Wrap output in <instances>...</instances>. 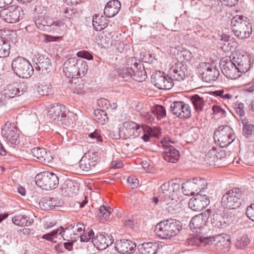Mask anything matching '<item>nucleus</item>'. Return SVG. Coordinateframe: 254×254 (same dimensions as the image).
<instances>
[{"label":"nucleus","instance_id":"obj_15","mask_svg":"<svg viewBox=\"0 0 254 254\" xmlns=\"http://www.w3.org/2000/svg\"><path fill=\"white\" fill-rule=\"evenodd\" d=\"M210 200L207 195L197 193L191 198L188 203L189 207L194 211H200L209 204Z\"/></svg>","mask_w":254,"mask_h":254},{"label":"nucleus","instance_id":"obj_62","mask_svg":"<svg viewBox=\"0 0 254 254\" xmlns=\"http://www.w3.org/2000/svg\"><path fill=\"white\" fill-rule=\"evenodd\" d=\"M224 4L232 6L235 5L238 0H220Z\"/></svg>","mask_w":254,"mask_h":254},{"label":"nucleus","instance_id":"obj_53","mask_svg":"<svg viewBox=\"0 0 254 254\" xmlns=\"http://www.w3.org/2000/svg\"><path fill=\"white\" fill-rule=\"evenodd\" d=\"M214 93L216 95L220 96L224 99H231L233 97L232 94L228 93L227 91L224 90L215 91Z\"/></svg>","mask_w":254,"mask_h":254},{"label":"nucleus","instance_id":"obj_13","mask_svg":"<svg viewBox=\"0 0 254 254\" xmlns=\"http://www.w3.org/2000/svg\"><path fill=\"white\" fill-rule=\"evenodd\" d=\"M220 66L222 72L228 78L236 79L241 75L233 60L231 61L228 58L223 59L221 61Z\"/></svg>","mask_w":254,"mask_h":254},{"label":"nucleus","instance_id":"obj_7","mask_svg":"<svg viewBox=\"0 0 254 254\" xmlns=\"http://www.w3.org/2000/svg\"><path fill=\"white\" fill-rule=\"evenodd\" d=\"M214 138L222 147L230 144L235 139V135L233 129L229 126H220L215 131Z\"/></svg>","mask_w":254,"mask_h":254},{"label":"nucleus","instance_id":"obj_52","mask_svg":"<svg viewBox=\"0 0 254 254\" xmlns=\"http://www.w3.org/2000/svg\"><path fill=\"white\" fill-rule=\"evenodd\" d=\"M244 135L248 137L254 134V126L251 124H246L243 127Z\"/></svg>","mask_w":254,"mask_h":254},{"label":"nucleus","instance_id":"obj_63","mask_svg":"<svg viewBox=\"0 0 254 254\" xmlns=\"http://www.w3.org/2000/svg\"><path fill=\"white\" fill-rule=\"evenodd\" d=\"M123 163L120 161H114L111 163V167L115 169H119L122 167Z\"/></svg>","mask_w":254,"mask_h":254},{"label":"nucleus","instance_id":"obj_61","mask_svg":"<svg viewBox=\"0 0 254 254\" xmlns=\"http://www.w3.org/2000/svg\"><path fill=\"white\" fill-rule=\"evenodd\" d=\"M13 223L17 226H23L25 223V220L21 216H15L12 218Z\"/></svg>","mask_w":254,"mask_h":254},{"label":"nucleus","instance_id":"obj_17","mask_svg":"<svg viewBox=\"0 0 254 254\" xmlns=\"http://www.w3.org/2000/svg\"><path fill=\"white\" fill-rule=\"evenodd\" d=\"M171 108L173 114L181 119H187L191 116L190 106L184 102H174Z\"/></svg>","mask_w":254,"mask_h":254},{"label":"nucleus","instance_id":"obj_39","mask_svg":"<svg viewBox=\"0 0 254 254\" xmlns=\"http://www.w3.org/2000/svg\"><path fill=\"white\" fill-rule=\"evenodd\" d=\"M77 77L83 76L86 73L88 70V65L85 61L79 59L77 60Z\"/></svg>","mask_w":254,"mask_h":254},{"label":"nucleus","instance_id":"obj_22","mask_svg":"<svg viewBox=\"0 0 254 254\" xmlns=\"http://www.w3.org/2000/svg\"><path fill=\"white\" fill-rule=\"evenodd\" d=\"M136 245L128 240H120L115 244V250L121 254H132L135 250Z\"/></svg>","mask_w":254,"mask_h":254},{"label":"nucleus","instance_id":"obj_26","mask_svg":"<svg viewBox=\"0 0 254 254\" xmlns=\"http://www.w3.org/2000/svg\"><path fill=\"white\" fill-rule=\"evenodd\" d=\"M64 72L68 78L77 77V60L75 58L69 59L64 64Z\"/></svg>","mask_w":254,"mask_h":254},{"label":"nucleus","instance_id":"obj_16","mask_svg":"<svg viewBox=\"0 0 254 254\" xmlns=\"http://www.w3.org/2000/svg\"><path fill=\"white\" fill-rule=\"evenodd\" d=\"M154 85L160 89L168 90L173 86V79L170 75H164L161 72H156L151 78Z\"/></svg>","mask_w":254,"mask_h":254},{"label":"nucleus","instance_id":"obj_42","mask_svg":"<svg viewBox=\"0 0 254 254\" xmlns=\"http://www.w3.org/2000/svg\"><path fill=\"white\" fill-rule=\"evenodd\" d=\"M10 53V45L4 40L0 38V58H5Z\"/></svg>","mask_w":254,"mask_h":254},{"label":"nucleus","instance_id":"obj_12","mask_svg":"<svg viewBox=\"0 0 254 254\" xmlns=\"http://www.w3.org/2000/svg\"><path fill=\"white\" fill-rule=\"evenodd\" d=\"M233 60L240 73H246L250 70L252 62L250 55L247 54H242L237 52L233 53Z\"/></svg>","mask_w":254,"mask_h":254},{"label":"nucleus","instance_id":"obj_2","mask_svg":"<svg viewBox=\"0 0 254 254\" xmlns=\"http://www.w3.org/2000/svg\"><path fill=\"white\" fill-rule=\"evenodd\" d=\"M182 228V224L179 221L167 220L158 223L155 226V232L162 239H171L178 235Z\"/></svg>","mask_w":254,"mask_h":254},{"label":"nucleus","instance_id":"obj_35","mask_svg":"<svg viewBox=\"0 0 254 254\" xmlns=\"http://www.w3.org/2000/svg\"><path fill=\"white\" fill-rule=\"evenodd\" d=\"M93 120L98 124L104 125L108 120L106 112L101 109H96L94 112Z\"/></svg>","mask_w":254,"mask_h":254},{"label":"nucleus","instance_id":"obj_41","mask_svg":"<svg viewBox=\"0 0 254 254\" xmlns=\"http://www.w3.org/2000/svg\"><path fill=\"white\" fill-rule=\"evenodd\" d=\"M110 208L109 206H101L99 209V212L97 214L98 219L103 221L108 220L111 214Z\"/></svg>","mask_w":254,"mask_h":254},{"label":"nucleus","instance_id":"obj_48","mask_svg":"<svg viewBox=\"0 0 254 254\" xmlns=\"http://www.w3.org/2000/svg\"><path fill=\"white\" fill-rule=\"evenodd\" d=\"M88 137L90 139L91 143H95L103 141L100 131L98 130H95L93 132L89 133Z\"/></svg>","mask_w":254,"mask_h":254},{"label":"nucleus","instance_id":"obj_10","mask_svg":"<svg viewBox=\"0 0 254 254\" xmlns=\"http://www.w3.org/2000/svg\"><path fill=\"white\" fill-rule=\"evenodd\" d=\"M242 192L239 189L229 190L222 198V205L229 209H234L241 204Z\"/></svg>","mask_w":254,"mask_h":254},{"label":"nucleus","instance_id":"obj_32","mask_svg":"<svg viewBox=\"0 0 254 254\" xmlns=\"http://www.w3.org/2000/svg\"><path fill=\"white\" fill-rule=\"evenodd\" d=\"M37 62L38 67L42 72H49L51 69V61L48 57L41 55L38 57Z\"/></svg>","mask_w":254,"mask_h":254},{"label":"nucleus","instance_id":"obj_45","mask_svg":"<svg viewBox=\"0 0 254 254\" xmlns=\"http://www.w3.org/2000/svg\"><path fill=\"white\" fill-rule=\"evenodd\" d=\"M60 231H61V238L62 237L64 240L68 241H75V236H73L74 235L72 234L69 226L64 230L61 228Z\"/></svg>","mask_w":254,"mask_h":254},{"label":"nucleus","instance_id":"obj_25","mask_svg":"<svg viewBox=\"0 0 254 254\" xmlns=\"http://www.w3.org/2000/svg\"><path fill=\"white\" fill-rule=\"evenodd\" d=\"M19 93V89L17 83H12L7 85L0 93V101H4L6 98H11L16 96Z\"/></svg>","mask_w":254,"mask_h":254},{"label":"nucleus","instance_id":"obj_49","mask_svg":"<svg viewBox=\"0 0 254 254\" xmlns=\"http://www.w3.org/2000/svg\"><path fill=\"white\" fill-rule=\"evenodd\" d=\"M94 232L92 230L89 229L86 231L84 230L82 231V233L80 234L79 238L81 242H88L90 240L93 239L94 236Z\"/></svg>","mask_w":254,"mask_h":254},{"label":"nucleus","instance_id":"obj_3","mask_svg":"<svg viewBox=\"0 0 254 254\" xmlns=\"http://www.w3.org/2000/svg\"><path fill=\"white\" fill-rule=\"evenodd\" d=\"M231 25L235 36L239 39H246L252 34V27L246 17L239 15L234 17L231 20Z\"/></svg>","mask_w":254,"mask_h":254},{"label":"nucleus","instance_id":"obj_14","mask_svg":"<svg viewBox=\"0 0 254 254\" xmlns=\"http://www.w3.org/2000/svg\"><path fill=\"white\" fill-rule=\"evenodd\" d=\"M198 69L203 80L207 82L215 81L219 75V71L209 63L199 64Z\"/></svg>","mask_w":254,"mask_h":254},{"label":"nucleus","instance_id":"obj_19","mask_svg":"<svg viewBox=\"0 0 254 254\" xmlns=\"http://www.w3.org/2000/svg\"><path fill=\"white\" fill-rule=\"evenodd\" d=\"M137 72V63L133 58L127 59L118 69L120 76L125 78L134 76Z\"/></svg>","mask_w":254,"mask_h":254},{"label":"nucleus","instance_id":"obj_58","mask_svg":"<svg viewBox=\"0 0 254 254\" xmlns=\"http://www.w3.org/2000/svg\"><path fill=\"white\" fill-rule=\"evenodd\" d=\"M77 12L76 10L68 7L64 10V16L65 18L70 19Z\"/></svg>","mask_w":254,"mask_h":254},{"label":"nucleus","instance_id":"obj_31","mask_svg":"<svg viewBox=\"0 0 254 254\" xmlns=\"http://www.w3.org/2000/svg\"><path fill=\"white\" fill-rule=\"evenodd\" d=\"M60 205V202L54 198L45 197L41 199L39 202L40 207L43 210H49Z\"/></svg>","mask_w":254,"mask_h":254},{"label":"nucleus","instance_id":"obj_40","mask_svg":"<svg viewBox=\"0 0 254 254\" xmlns=\"http://www.w3.org/2000/svg\"><path fill=\"white\" fill-rule=\"evenodd\" d=\"M61 231H60V229H55L50 233L44 235L42 238L49 241L56 243L57 239H61Z\"/></svg>","mask_w":254,"mask_h":254},{"label":"nucleus","instance_id":"obj_38","mask_svg":"<svg viewBox=\"0 0 254 254\" xmlns=\"http://www.w3.org/2000/svg\"><path fill=\"white\" fill-rule=\"evenodd\" d=\"M250 243V240L247 235H243L237 237L235 242V246L238 249L245 248Z\"/></svg>","mask_w":254,"mask_h":254},{"label":"nucleus","instance_id":"obj_29","mask_svg":"<svg viewBox=\"0 0 254 254\" xmlns=\"http://www.w3.org/2000/svg\"><path fill=\"white\" fill-rule=\"evenodd\" d=\"M143 134L141 137L145 142L149 141L152 136L159 138L161 135V131L159 128H152L148 126L144 125L143 127Z\"/></svg>","mask_w":254,"mask_h":254},{"label":"nucleus","instance_id":"obj_4","mask_svg":"<svg viewBox=\"0 0 254 254\" xmlns=\"http://www.w3.org/2000/svg\"><path fill=\"white\" fill-rule=\"evenodd\" d=\"M143 127L134 122H125L120 126L119 135L124 139L135 138L141 132L143 134Z\"/></svg>","mask_w":254,"mask_h":254},{"label":"nucleus","instance_id":"obj_50","mask_svg":"<svg viewBox=\"0 0 254 254\" xmlns=\"http://www.w3.org/2000/svg\"><path fill=\"white\" fill-rule=\"evenodd\" d=\"M72 92L78 95H83L85 93L84 84L80 82L77 85H75L71 89Z\"/></svg>","mask_w":254,"mask_h":254},{"label":"nucleus","instance_id":"obj_6","mask_svg":"<svg viewBox=\"0 0 254 254\" xmlns=\"http://www.w3.org/2000/svg\"><path fill=\"white\" fill-rule=\"evenodd\" d=\"M36 185L45 190L56 189L59 185L57 175L52 172H45L37 174L35 177Z\"/></svg>","mask_w":254,"mask_h":254},{"label":"nucleus","instance_id":"obj_36","mask_svg":"<svg viewBox=\"0 0 254 254\" xmlns=\"http://www.w3.org/2000/svg\"><path fill=\"white\" fill-rule=\"evenodd\" d=\"M212 238L213 240L211 244H213L214 243L217 250H221L228 247L230 244L229 239L228 238L219 236L215 238Z\"/></svg>","mask_w":254,"mask_h":254},{"label":"nucleus","instance_id":"obj_37","mask_svg":"<svg viewBox=\"0 0 254 254\" xmlns=\"http://www.w3.org/2000/svg\"><path fill=\"white\" fill-rule=\"evenodd\" d=\"M191 101L197 112L199 113L203 110L205 101L202 97L198 95H194L191 97Z\"/></svg>","mask_w":254,"mask_h":254},{"label":"nucleus","instance_id":"obj_43","mask_svg":"<svg viewBox=\"0 0 254 254\" xmlns=\"http://www.w3.org/2000/svg\"><path fill=\"white\" fill-rule=\"evenodd\" d=\"M71 233L75 236V241L79 238L80 234L82 233V231L84 230V226L83 224L78 223L74 226H69Z\"/></svg>","mask_w":254,"mask_h":254},{"label":"nucleus","instance_id":"obj_33","mask_svg":"<svg viewBox=\"0 0 254 254\" xmlns=\"http://www.w3.org/2000/svg\"><path fill=\"white\" fill-rule=\"evenodd\" d=\"M159 244L156 242L143 243L141 247L142 254H156L159 249Z\"/></svg>","mask_w":254,"mask_h":254},{"label":"nucleus","instance_id":"obj_54","mask_svg":"<svg viewBox=\"0 0 254 254\" xmlns=\"http://www.w3.org/2000/svg\"><path fill=\"white\" fill-rule=\"evenodd\" d=\"M53 156L50 151H48L45 149L44 154L41 157L40 162L46 164L50 163L53 160Z\"/></svg>","mask_w":254,"mask_h":254},{"label":"nucleus","instance_id":"obj_57","mask_svg":"<svg viewBox=\"0 0 254 254\" xmlns=\"http://www.w3.org/2000/svg\"><path fill=\"white\" fill-rule=\"evenodd\" d=\"M35 22L37 28L40 30H43L44 27L47 25L42 17H36Z\"/></svg>","mask_w":254,"mask_h":254},{"label":"nucleus","instance_id":"obj_27","mask_svg":"<svg viewBox=\"0 0 254 254\" xmlns=\"http://www.w3.org/2000/svg\"><path fill=\"white\" fill-rule=\"evenodd\" d=\"M121 8V3L118 0H112L106 5L104 13L108 17H113L117 14Z\"/></svg>","mask_w":254,"mask_h":254},{"label":"nucleus","instance_id":"obj_64","mask_svg":"<svg viewBox=\"0 0 254 254\" xmlns=\"http://www.w3.org/2000/svg\"><path fill=\"white\" fill-rule=\"evenodd\" d=\"M236 111L240 116H244L245 115V111L243 109V105L239 104L236 108Z\"/></svg>","mask_w":254,"mask_h":254},{"label":"nucleus","instance_id":"obj_60","mask_svg":"<svg viewBox=\"0 0 254 254\" xmlns=\"http://www.w3.org/2000/svg\"><path fill=\"white\" fill-rule=\"evenodd\" d=\"M76 55L78 57L84 58L88 60L93 59L92 55L86 51H79L77 53Z\"/></svg>","mask_w":254,"mask_h":254},{"label":"nucleus","instance_id":"obj_1","mask_svg":"<svg viewBox=\"0 0 254 254\" xmlns=\"http://www.w3.org/2000/svg\"><path fill=\"white\" fill-rule=\"evenodd\" d=\"M180 187L179 181L174 179L165 182L159 189L160 204L170 213H173L182 206Z\"/></svg>","mask_w":254,"mask_h":254},{"label":"nucleus","instance_id":"obj_28","mask_svg":"<svg viewBox=\"0 0 254 254\" xmlns=\"http://www.w3.org/2000/svg\"><path fill=\"white\" fill-rule=\"evenodd\" d=\"M107 16L103 15L95 14L93 17L92 25L96 31H101L105 28L108 24Z\"/></svg>","mask_w":254,"mask_h":254},{"label":"nucleus","instance_id":"obj_18","mask_svg":"<svg viewBox=\"0 0 254 254\" xmlns=\"http://www.w3.org/2000/svg\"><path fill=\"white\" fill-rule=\"evenodd\" d=\"M98 161V153L89 150L80 160L79 167L83 171H88L95 166Z\"/></svg>","mask_w":254,"mask_h":254},{"label":"nucleus","instance_id":"obj_24","mask_svg":"<svg viewBox=\"0 0 254 254\" xmlns=\"http://www.w3.org/2000/svg\"><path fill=\"white\" fill-rule=\"evenodd\" d=\"M64 109L65 107L62 105L59 104L52 105L48 112L47 117L51 121H59L65 116Z\"/></svg>","mask_w":254,"mask_h":254},{"label":"nucleus","instance_id":"obj_56","mask_svg":"<svg viewBox=\"0 0 254 254\" xmlns=\"http://www.w3.org/2000/svg\"><path fill=\"white\" fill-rule=\"evenodd\" d=\"M127 181L131 189L136 188L138 186L139 181L134 176L128 177Z\"/></svg>","mask_w":254,"mask_h":254},{"label":"nucleus","instance_id":"obj_51","mask_svg":"<svg viewBox=\"0 0 254 254\" xmlns=\"http://www.w3.org/2000/svg\"><path fill=\"white\" fill-rule=\"evenodd\" d=\"M44 148L36 147L31 150V154L32 156L37 159L40 162L41 157L45 152Z\"/></svg>","mask_w":254,"mask_h":254},{"label":"nucleus","instance_id":"obj_46","mask_svg":"<svg viewBox=\"0 0 254 254\" xmlns=\"http://www.w3.org/2000/svg\"><path fill=\"white\" fill-rule=\"evenodd\" d=\"M37 91L41 95H48L51 92V85L45 83H38Z\"/></svg>","mask_w":254,"mask_h":254},{"label":"nucleus","instance_id":"obj_8","mask_svg":"<svg viewBox=\"0 0 254 254\" xmlns=\"http://www.w3.org/2000/svg\"><path fill=\"white\" fill-rule=\"evenodd\" d=\"M24 12L20 6L12 5L0 10V17L5 22L14 23L23 18Z\"/></svg>","mask_w":254,"mask_h":254},{"label":"nucleus","instance_id":"obj_5","mask_svg":"<svg viewBox=\"0 0 254 254\" xmlns=\"http://www.w3.org/2000/svg\"><path fill=\"white\" fill-rule=\"evenodd\" d=\"M11 67L18 76L23 78L30 77L34 71L30 62L21 57H18L13 60Z\"/></svg>","mask_w":254,"mask_h":254},{"label":"nucleus","instance_id":"obj_23","mask_svg":"<svg viewBox=\"0 0 254 254\" xmlns=\"http://www.w3.org/2000/svg\"><path fill=\"white\" fill-rule=\"evenodd\" d=\"M94 246L98 250H102L105 249L109 245L114 242L113 237L107 234H99L93 239Z\"/></svg>","mask_w":254,"mask_h":254},{"label":"nucleus","instance_id":"obj_59","mask_svg":"<svg viewBox=\"0 0 254 254\" xmlns=\"http://www.w3.org/2000/svg\"><path fill=\"white\" fill-rule=\"evenodd\" d=\"M246 214L250 219L254 221V204H251L247 208Z\"/></svg>","mask_w":254,"mask_h":254},{"label":"nucleus","instance_id":"obj_11","mask_svg":"<svg viewBox=\"0 0 254 254\" xmlns=\"http://www.w3.org/2000/svg\"><path fill=\"white\" fill-rule=\"evenodd\" d=\"M19 132L15 124L9 122H7L2 128V135L12 144L19 143Z\"/></svg>","mask_w":254,"mask_h":254},{"label":"nucleus","instance_id":"obj_30","mask_svg":"<svg viewBox=\"0 0 254 254\" xmlns=\"http://www.w3.org/2000/svg\"><path fill=\"white\" fill-rule=\"evenodd\" d=\"M206 219V216L203 214H199L194 216L190 223V229L193 230L201 229L205 226Z\"/></svg>","mask_w":254,"mask_h":254},{"label":"nucleus","instance_id":"obj_20","mask_svg":"<svg viewBox=\"0 0 254 254\" xmlns=\"http://www.w3.org/2000/svg\"><path fill=\"white\" fill-rule=\"evenodd\" d=\"M174 143L168 137H164L162 140V143L164 147H168L164 152L163 157L164 159L169 162L176 163L180 158V153L178 150L173 146H169L168 143Z\"/></svg>","mask_w":254,"mask_h":254},{"label":"nucleus","instance_id":"obj_21","mask_svg":"<svg viewBox=\"0 0 254 254\" xmlns=\"http://www.w3.org/2000/svg\"><path fill=\"white\" fill-rule=\"evenodd\" d=\"M169 74L173 79L181 81L185 78L187 73V66L182 62H177L170 68Z\"/></svg>","mask_w":254,"mask_h":254},{"label":"nucleus","instance_id":"obj_44","mask_svg":"<svg viewBox=\"0 0 254 254\" xmlns=\"http://www.w3.org/2000/svg\"><path fill=\"white\" fill-rule=\"evenodd\" d=\"M152 114L157 118L158 120H161L165 117L166 112L165 108L160 105H156L152 110Z\"/></svg>","mask_w":254,"mask_h":254},{"label":"nucleus","instance_id":"obj_9","mask_svg":"<svg viewBox=\"0 0 254 254\" xmlns=\"http://www.w3.org/2000/svg\"><path fill=\"white\" fill-rule=\"evenodd\" d=\"M206 181L201 178H195L183 184L182 189L184 194L190 195L199 193L207 188Z\"/></svg>","mask_w":254,"mask_h":254},{"label":"nucleus","instance_id":"obj_55","mask_svg":"<svg viewBox=\"0 0 254 254\" xmlns=\"http://www.w3.org/2000/svg\"><path fill=\"white\" fill-rule=\"evenodd\" d=\"M213 113L220 117H224L226 116L225 111L217 105H214L212 107Z\"/></svg>","mask_w":254,"mask_h":254},{"label":"nucleus","instance_id":"obj_34","mask_svg":"<svg viewBox=\"0 0 254 254\" xmlns=\"http://www.w3.org/2000/svg\"><path fill=\"white\" fill-rule=\"evenodd\" d=\"M212 240L213 239L211 238V237L205 238L195 236L190 238L189 241V244L192 245L201 246L202 245L206 246L207 245H211L212 243Z\"/></svg>","mask_w":254,"mask_h":254},{"label":"nucleus","instance_id":"obj_47","mask_svg":"<svg viewBox=\"0 0 254 254\" xmlns=\"http://www.w3.org/2000/svg\"><path fill=\"white\" fill-rule=\"evenodd\" d=\"M179 55L180 60H182L180 62L182 63L190 61L193 57L192 54L187 49L181 51Z\"/></svg>","mask_w":254,"mask_h":254}]
</instances>
